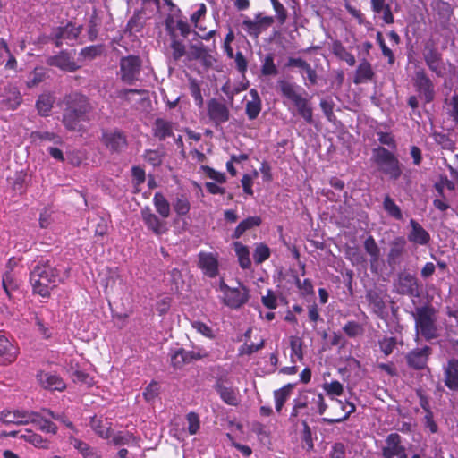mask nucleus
<instances>
[{
  "instance_id": "obj_39",
  "label": "nucleus",
  "mask_w": 458,
  "mask_h": 458,
  "mask_svg": "<svg viewBox=\"0 0 458 458\" xmlns=\"http://www.w3.org/2000/svg\"><path fill=\"white\" fill-rule=\"evenodd\" d=\"M35 416H31L30 423L36 425L38 429L43 432L55 435L57 433V426L51 420L44 419L38 412L34 411Z\"/></svg>"
},
{
  "instance_id": "obj_55",
  "label": "nucleus",
  "mask_w": 458,
  "mask_h": 458,
  "mask_svg": "<svg viewBox=\"0 0 458 458\" xmlns=\"http://www.w3.org/2000/svg\"><path fill=\"white\" fill-rule=\"evenodd\" d=\"M172 57L174 61H179L186 55V47L182 40L175 38L174 34L172 35L171 40Z\"/></svg>"
},
{
  "instance_id": "obj_46",
  "label": "nucleus",
  "mask_w": 458,
  "mask_h": 458,
  "mask_svg": "<svg viewBox=\"0 0 458 458\" xmlns=\"http://www.w3.org/2000/svg\"><path fill=\"white\" fill-rule=\"evenodd\" d=\"M104 53V46L102 44L99 45H91L85 47L81 49L79 55L83 60L91 61L96 59L97 57L102 55Z\"/></svg>"
},
{
  "instance_id": "obj_49",
  "label": "nucleus",
  "mask_w": 458,
  "mask_h": 458,
  "mask_svg": "<svg viewBox=\"0 0 458 458\" xmlns=\"http://www.w3.org/2000/svg\"><path fill=\"white\" fill-rule=\"evenodd\" d=\"M383 208L385 211L394 219L401 220L403 218L401 208L395 204L389 195L385 196Z\"/></svg>"
},
{
  "instance_id": "obj_6",
  "label": "nucleus",
  "mask_w": 458,
  "mask_h": 458,
  "mask_svg": "<svg viewBox=\"0 0 458 458\" xmlns=\"http://www.w3.org/2000/svg\"><path fill=\"white\" fill-rule=\"evenodd\" d=\"M141 70V58L139 55H129L120 59L117 76L124 84L133 85L140 80Z\"/></svg>"
},
{
  "instance_id": "obj_11",
  "label": "nucleus",
  "mask_w": 458,
  "mask_h": 458,
  "mask_svg": "<svg viewBox=\"0 0 458 458\" xmlns=\"http://www.w3.org/2000/svg\"><path fill=\"white\" fill-rule=\"evenodd\" d=\"M395 286L399 294L414 298L420 297V295L419 280L414 275L410 273H400Z\"/></svg>"
},
{
  "instance_id": "obj_44",
  "label": "nucleus",
  "mask_w": 458,
  "mask_h": 458,
  "mask_svg": "<svg viewBox=\"0 0 458 458\" xmlns=\"http://www.w3.org/2000/svg\"><path fill=\"white\" fill-rule=\"evenodd\" d=\"M336 403L344 411V414L339 418H322V421L329 425L339 423L346 420L349 416L355 411V405L352 403H347L344 404L342 401L336 400Z\"/></svg>"
},
{
  "instance_id": "obj_1",
  "label": "nucleus",
  "mask_w": 458,
  "mask_h": 458,
  "mask_svg": "<svg viewBox=\"0 0 458 458\" xmlns=\"http://www.w3.org/2000/svg\"><path fill=\"white\" fill-rule=\"evenodd\" d=\"M62 123L69 131H81V122H89L93 106L89 98L81 91H72L64 95L62 100Z\"/></svg>"
},
{
  "instance_id": "obj_24",
  "label": "nucleus",
  "mask_w": 458,
  "mask_h": 458,
  "mask_svg": "<svg viewBox=\"0 0 458 458\" xmlns=\"http://www.w3.org/2000/svg\"><path fill=\"white\" fill-rule=\"evenodd\" d=\"M18 348L0 331V364H10L16 360Z\"/></svg>"
},
{
  "instance_id": "obj_26",
  "label": "nucleus",
  "mask_w": 458,
  "mask_h": 458,
  "mask_svg": "<svg viewBox=\"0 0 458 458\" xmlns=\"http://www.w3.org/2000/svg\"><path fill=\"white\" fill-rule=\"evenodd\" d=\"M363 247L366 253L369 256V267L371 272L377 273L380 260V249L372 235H369L365 239Z\"/></svg>"
},
{
  "instance_id": "obj_3",
  "label": "nucleus",
  "mask_w": 458,
  "mask_h": 458,
  "mask_svg": "<svg viewBox=\"0 0 458 458\" xmlns=\"http://www.w3.org/2000/svg\"><path fill=\"white\" fill-rule=\"evenodd\" d=\"M293 403L290 420H293L300 415L307 417L314 413L323 415L327 409L323 394L314 390L301 392L293 399Z\"/></svg>"
},
{
  "instance_id": "obj_50",
  "label": "nucleus",
  "mask_w": 458,
  "mask_h": 458,
  "mask_svg": "<svg viewBox=\"0 0 458 458\" xmlns=\"http://www.w3.org/2000/svg\"><path fill=\"white\" fill-rule=\"evenodd\" d=\"M189 89L191 97L194 99L195 105L201 107L204 103V99L201 94V89L199 81L195 78H189Z\"/></svg>"
},
{
  "instance_id": "obj_23",
  "label": "nucleus",
  "mask_w": 458,
  "mask_h": 458,
  "mask_svg": "<svg viewBox=\"0 0 458 458\" xmlns=\"http://www.w3.org/2000/svg\"><path fill=\"white\" fill-rule=\"evenodd\" d=\"M445 386L451 391H458V359L447 360L443 369Z\"/></svg>"
},
{
  "instance_id": "obj_58",
  "label": "nucleus",
  "mask_w": 458,
  "mask_h": 458,
  "mask_svg": "<svg viewBox=\"0 0 458 458\" xmlns=\"http://www.w3.org/2000/svg\"><path fill=\"white\" fill-rule=\"evenodd\" d=\"M294 281L302 296L306 297L314 295V286L310 279L306 278L301 282L296 276H294Z\"/></svg>"
},
{
  "instance_id": "obj_9",
  "label": "nucleus",
  "mask_w": 458,
  "mask_h": 458,
  "mask_svg": "<svg viewBox=\"0 0 458 458\" xmlns=\"http://www.w3.org/2000/svg\"><path fill=\"white\" fill-rule=\"evenodd\" d=\"M238 284V287H232L223 296V303L232 310L241 309L250 300L249 289L240 282Z\"/></svg>"
},
{
  "instance_id": "obj_43",
  "label": "nucleus",
  "mask_w": 458,
  "mask_h": 458,
  "mask_svg": "<svg viewBox=\"0 0 458 458\" xmlns=\"http://www.w3.org/2000/svg\"><path fill=\"white\" fill-rule=\"evenodd\" d=\"M173 208L178 216H186L191 210V203L186 194H177L173 200Z\"/></svg>"
},
{
  "instance_id": "obj_8",
  "label": "nucleus",
  "mask_w": 458,
  "mask_h": 458,
  "mask_svg": "<svg viewBox=\"0 0 458 458\" xmlns=\"http://www.w3.org/2000/svg\"><path fill=\"white\" fill-rule=\"evenodd\" d=\"M81 30L82 26H76L73 22L69 21L64 26L55 28L47 38L56 47H61L64 40H76Z\"/></svg>"
},
{
  "instance_id": "obj_45",
  "label": "nucleus",
  "mask_w": 458,
  "mask_h": 458,
  "mask_svg": "<svg viewBox=\"0 0 458 458\" xmlns=\"http://www.w3.org/2000/svg\"><path fill=\"white\" fill-rule=\"evenodd\" d=\"M302 340L299 337H291L290 339V347H291V354L290 360L292 363H295L297 361H301L303 360V350H302Z\"/></svg>"
},
{
  "instance_id": "obj_56",
  "label": "nucleus",
  "mask_w": 458,
  "mask_h": 458,
  "mask_svg": "<svg viewBox=\"0 0 458 458\" xmlns=\"http://www.w3.org/2000/svg\"><path fill=\"white\" fill-rule=\"evenodd\" d=\"M144 26L142 15L140 12L134 13L126 25V31L130 34L140 32Z\"/></svg>"
},
{
  "instance_id": "obj_31",
  "label": "nucleus",
  "mask_w": 458,
  "mask_h": 458,
  "mask_svg": "<svg viewBox=\"0 0 458 458\" xmlns=\"http://www.w3.org/2000/svg\"><path fill=\"white\" fill-rule=\"evenodd\" d=\"M111 443L114 445H132L135 446L140 445V437H136L133 433L124 430L116 433L112 432Z\"/></svg>"
},
{
  "instance_id": "obj_53",
  "label": "nucleus",
  "mask_w": 458,
  "mask_h": 458,
  "mask_svg": "<svg viewBox=\"0 0 458 458\" xmlns=\"http://www.w3.org/2000/svg\"><path fill=\"white\" fill-rule=\"evenodd\" d=\"M171 365L174 369H182L185 364H188L186 358V350L183 348L174 351L170 355Z\"/></svg>"
},
{
  "instance_id": "obj_38",
  "label": "nucleus",
  "mask_w": 458,
  "mask_h": 458,
  "mask_svg": "<svg viewBox=\"0 0 458 458\" xmlns=\"http://www.w3.org/2000/svg\"><path fill=\"white\" fill-rule=\"evenodd\" d=\"M233 247L240 267L242 269L250 268L251 267V260L250 258L249 248L240 242H233Z\"/></svg>"
},
{
  "instance_id": "obj_37",
  "label": "nucleus",
  "mask_w": 458,
  "mask_h": 458,
  "mask_svg": "<svg viewBox=\"0 0 458 458\" xmlns=\"http://www.w3.org/2000/svg\"><path fill=\"white\" fill-rule=\"evenodd\" d=\"M153 204L156 208V211L159 214L161 217L164 219L169 217L171 214L170 203L164 196L162 192H156L153 197Z\"/></svg>"
},
{
  "instance_id": "obj_22",
  "label": "nucleus",
  "mask_w": 458,
  "mask_h": 458,
  "mask_svg": "<svg viewBox=\"0 0 458 458\" xmlns=\"http://www.w3.org/2000/svg\"><path fill=\"white\" fill-rule=\"evenodd\" d=\"M409 225L411 231L407 236L408 241L417 245H428L431 240L429 233L413 218L410 219Z\"/></svg>"
},
{
  "instance_id": "obj_21",
  "label": "nucleus",
  "mask_w": 458,
  "mask_h": 458,
  "mask_svg": "<svg viewBox=\"0 0 458 458\" xmlns=\"http://www.w3.org/2000/svg\"><path fill=\"white\" fill-rule=\"evenodd\" d=\"M47 64L70 72H73L79 69V66L65 50L59 52L55 55L49 56L47 59Z\"/></svg>"
},
{
  "instance_id": "obj_14",
  "label": "nucleus",
  "mask_w": 458,
  "mask_h": 458,
  "mask_svg": "<svg viewBox=\"0 0 458 458\" xmlns=\"http://www.w3.org/2000/svg\"><path fill=\"white\" fill-rule=\"evenodd\" d=\"M198 267L205 276L215 278L219 273V261L217 252L200 251L198 254Z\"/></svg>"
},
{
  "instance_id": "obj_7",
  "label": "nucleus",
  "mask_w": 458,
  "mask_h": 458,
  "mask_svg": "<svg viewBox=\"0 0 458 458\" xmlns=\"http://www.w3.org/2000/svg\"><path fill=\"white\" fill-rule=\"evenodd\" d=\"M414 87L425 104L431 103L436 96L435 85L424 69L416 70L414 72Z\"/></svg>"
},
{
  "instance_id": "obj_33",
  "label": "nucleus",
  "mask_w": 458,
  "mask_h": 458,
  "mask_svg": "<svg viewBox=\"0 0 458 458\" xmlns=\"http://www.w3.org/2000/svg\"><path fill=\"white\" fill-rule=\"evenodd\" d=\"M332 53L340 60L346 62L349 66L356 63L355 56L349 52L340 40H335L331 46Z\"/></svg>"
},
{
  "instance_id": "obj_28",
  "label": "nucleus",
  "mask_w": 458,
  "mask_h": 458,
  "mask_svg": "<svg viewBox=\"0 0 458 458\" xmlns=\"http://www.w3.org/2000/svg\"><path fill=\"white\" fill-rule=\"evenodd\" d=\"M153 136L160 141L174 137V123L163 118H157L152 130Z\"/></svg>"
},
{
  "instance_id": "obj_61",
  "label": "nucleus",
  "mask_w": 458,
  "mask_h": 458,
  "mask_svg": "<svg viewBox=\"0 0 458 458\" xmlns=\"http://www.w3.org/2000/svg\"><path fill=\"white\" fill-rule=\"evenodd\" d=\"M2 285L8 297L11 298L12 292L18 288V284L12 272H6L4 274Z\"/></svg>"
},
{
  "instance_id": "obj_48",
  "label": "nucleus",
  "mask_w": 458,
  "mask_h": 458,
  "mask_svg": "<svg viewBox=\"0 0 458 458\" xmlns=\"http://www.w3.org/2000/svg\"><path fill=\"white\" fill-rule=\"evenodd\" d=\"M366 299L376 314H380L383 312L384 309L386 308V305L382 297L377 292H368L366 294Z\"/></svg>"
},
{
  "instance_id": "obj_36",
  "label": "nucleus",
  "mask_w": 458,
  "mask_h": 458,
  "mask_svg": "<svg viewBox=\"0 0 458 458\" xmlns=\"http://www.w3.org/2000/svg\"><path fill=\"white\" fill-rule=\"evenodd\" d=\"M55 102L50 93L41 94L36 101V108L41 116H48Z\"/></svg>"
},
{
  "instance_id": "obj_5",
  "label": "nucleus",
  "mask_w": 458,
  "mask_h": 458,
  "mask_svg": "<svg viewBox=\"0 0 458 458\" xmlns=\"http://www.w3.org/2000/svg\"><path fill=\"white\" fill-rule=\"evenodd\" d=\"M414 320L417 331L426 341L429 342L438 336L436 310L431 305L417 308Z\"/></svg>"
},
{
  "instance_id": "obj_52",
  "label": "nucleus",
  "mask_w": 458,
  "mask_h": 458,
  "mask_svg": "<svg viewBox=\"0 0 458 458\" xmlns=\"http://www.w3.org/2000/svg\"><path fill=\"white\" fill-rule=\"evenodd\" d=\"M208 51L205 48L202 43L200 44H192L190 46V51L188 54V60H203L204 64H206V58L208 56Z\"/></svg>"
},
{
  "instance_id": "obj_10",
  "label": "nucleus",
  "mask_w": 458,
  "mask_h": 458,
  "mask_svg": "<svg viewBox=\"0 0 458 458\" xmlns=\"http://www.w3.org/2000/svg\"><path fill=\"white\" fill-rule=\"evenodd\" d=\"M207 112L209 120L216 126L227 123L230 119L229 107L223 100L216 98L208 101Z\"/></svg>"
},
{
  "instance_id": "obj_17",
  "label": "nucleus",
  "mask_w": 458,
  "mask_h": 458,
  "mask_svg": "<svg viewBox=\"0 0 458 458\" xmlns=\"http://www.w3.org/2000/svg\"><path fill=\"white\" fill-rule=\"evenodd\" d=\"M431 352V348L427 345L423 348H416L410 351L405 355L408 367L415 370H421L425 369Z\"/></svg>"
},
{
  "instance_id": "obj_40",
  "label": "nucleus",
  "mask_w": 458,
  "mask_h": 458,
  "mask_svg": "<svg viewBox=\"0 0 458 458\" xmlns=\"http://www.w3.org/2000/svg\"><path fill=\"white\" fill-rule=\"evenodd\" d=\"M20 437L37 448H49V441L47 439L30 429H26L25 433L21 434Z\"/></svg>"
},
{
  "instance_id": "obj_59",
  "label": "nucleus",
  "mask_w": 458,
  "mask_h": 458,
  "mask_svg": "<svg viewBox=\"0 0 458 458\" xmlns=\"http://www.w3.org/2000/svg\"><path fill=\"white\" fill-rule=\"evenodd\" d=\"M376 39L381 48L382 55L387 58V63L391 65L394 64L395 62L394 55L393 51L386 46L382 32L377 31Z\"/></svg>"
},
{
  "instance_id": "obj_13",
  "label": "nucleus",
  "mask_w": 458,
  "mask_h": 458,
  "mask_svg": "<svg viewBox=\"0 0 458 458\" xmlns=\"http://www.w3.org/2000/svg\"><path fill=\"white\" fill-rule=\"evenodd\" d=\"M382 448L384 458H408L405 447L402 445V437L398 433H391L386 438Z\"/></svg>"
},
{
  "instance_id": "obj_18",
  "label": "nucleus",
  "mask_w": 458,
  "mask_h": 458,
  "mask_svg": "<svg viewBox=\"0 0 458 458\" xmlns=\"http://www.w3.org/2000/svg\"><path fill=\"white\" fill-rule=\"evenodd\" d=\"M31 416H35L34 411L23 410H4L0 412V421L6 425H27L30 423Z\"/></svg>"
},
{
  "instance_id": "obj_16",
  "label": "nucleus",
  "mask_w": 458,
  "mask_h": 458,
  "mask_svg": "<svg viewBox=\"0 0 458 458\" xmlns=\"http://www.w3.org/2000/svg\"><path fill=\"white\" fill-rule=\"evenodd\" d=\"M101 140L103 144L113 153H119L126 148L128 142L125 133L118 129L111 131H104Z\"/></svg>"
},
{
  "instance_id": "obj_20",
  "label": "nucleus",
  "mask_w": 458,
  "mask_h": 458,
  "mask_svg": "<svg viewBox=\"0 0 458 458\" xmlns=\"http://www.w3.org/2000/svg\"><path fill=\"white\" fill-rule=\"evenodd\" d=\"M214 389L219 394L221 400L230 406H238L241 403L239 390L233 386H226L222 379L216 380Z\"/></svg>"
},
{
  "instance_id": "obj_62",
  "label": "nucleus",
  "mask_w": 458,
  "mask_h": 458,
  "mask_svg": "<svg viewBox=\"0 0 458 458\" xmlns=\"http://www.w3.org/2000/svg\"><path fill=\"white\" fill-rule=\"evenodd\" d=\"M343 331L349 337H356L363 334V327L356 321H348L343 327Z\"/></svg>"
},
{
  "instance_id": "obj_47",
  "label": "nucleus",
  "mask_w": 458,
  "mask_h": 458,
  "mask_svg": "<svg viewBox=\"0 0 458 458\" xmlns=\"http://www.w3.org/2000/svg\"><path fill=\"white\" fill-rule=\"evenodd\" d=\"M298 110V114L304 119V121L312 124L313 121V111L307 98H303L296 104H294Z\"/></svg>"
},
{
  "instance_id": "obj_4",
  "label": "nucleus",
  "mask_w": 458,
  "mask_h": 458,
  "mask_svg": "<svg viewBox=\"0 0 458 458\" xmlns=\"http://www.w3.org/2000/svg\"><path fill=\"white\" fill-rule=\"evenodd\" d=\"M371 161L378 170L392 180H397L402 174L401 165L396 156L387 148L379 146L372 149Z\"/></svg>"
},
{
  "instance_id": "obj_12",
  "label": "nucleus",
  "mask_w": 458,
  "mask_h": 458,
  "mask_svg": "<svg viewBox=\"0 0 458 458\" xmlns=\"http://www.w3.org/2000/svg\"><path fill=\"white\" fill-rule=\"evenodd\" d=\"M407 241L403 236H395L389 242V250L386 254V263L392 269H395L403 261L406 253Z\"/></svg>"
},
{
  "instance_id": "obj_57",
  "label": "nucleus",
  "mask_w": 458,
  "mask_h": 458,
  "mask_svg": "<svg viewBox=\"0 0 458 458\" xmlns=\"http://www.w3.org/2000/svg\"><path fill=\"white\" fill-rule=\"evenodd\" d=\"M397 344V339L394 336H384L382 339H379L378 345L380 351L386 355H390Z\"/></svg>"
},
{
  "instance_id": "obj_27",
  "label": "nucleus",
  "mask_w": 458,
  "mask_h": 458,
  "mask_svg": "<svg viewBox=\"0 0 458 458\" xmlns=\"http://www.w3.org/2000/svg\"><path fill=\"white\" fill-rule=\"evenodd\" d=\"M1 103L7 110H16L22 103V96L19 89L12 85L5 87Z\"/></svg>"
},
{
  "instance_id": "obj_64",
  "label": "nucleus",
  "mask_w": 458,
  "mask_h": 458,
  "mask_svg": "<svg viewBox=\"0 0 458 458\" xmlns=\"http://www.w3.org/2000/svg\"><path fill=\"white\" fill-rule=\"evenodd\" d=\"M145 160L154 167L159 166L163 162V155L158 150L147 149L144 153Z\"/></svg>"
},
{
  "instance_id": "obj_2",
  "label": "nucleus",
  "mask_w": 458,
  "mask_h": 458,
  "mask_svg": "<svg viewBox=\"0 0 458 458\" xmlns=\"http://www.w3.org/2000/svg\"><path fill=\"white\" fill-rule=\"evenodd\" d=\"M62 281L60 270L48 259H40L30 274L32 293L43 298H49L51 291Z\"/></svg>"
},
{
  "instance_id": "obj_54",
  "label": "nucleus",
  "mask_w": 458,
  "mask_h": 458,
  "mask_svg": "<svg viewBox=\"0 0 458 458\" xmlns=\"http://www.w3.org/2000/svg\"><path fill=\"white\" fill-rule=\"evenodd\" d=\"M270 254L269 247L266 243L260 242L255 247L253 259L255 263L259 265L268 259Z\"/></svg>"
},
{
  "instance_id": "obj_25",
  "label": "nucleus",
  "mask_w": 458,
  "mask_h": 458,
  "mask_svg": "<svg viewBox=\"0 0 458 458\" xmlns=\"http://www.w3.org/2000/svg\"><path fill=\"white\" fill-rule=\"evenodd\" d=\"M370 4L375 18L377 16L380 17L383 23L387 25L394 22V16L391 5L386 3V0H370Z\"/></svg>"
},
{
  "instance_id": "obj_42",
  "label": "nucleus",
  "mask_w": 458,
  "mask_h": 458,
  "mask_svg": "<svg viewBox=\"0 0 458 458\" xmlns=\"http://www.w3.org/2000/svg\"><path fill=\"white\" fill-rule=\"evenodd\" d=\"M91 428L95 431V433L103 439H110L112 437V428L111 423L108 421H103L100 420H97L96 418H92L90 422Z\"/></svg>"
},
{
  "instance_id": "obj_15",
  "label": "nucleus",
  "mask_w": 458,
  "mask_h": 458,
  "mask_svg": "<svg viewBox=\"0 0 458 458\" xmlns=\"http://www.w3.org/2000/svg\"><path fill=\"white\" fill-rule=\"evenodd\" d=\"M140 216L147 229L155 235L160 236L167 232L166 222L161 220L148 206L141 208Z\"/></svg>"
},
{
  "instance_id": "obj_29",
  "label": "nucleus",
  "mask_w": 458,
  "mask_h": 458,
  "mask_svg": "<svg viewBox=\"0 0 458 458\" xmlns=\"http://www.w3.org/2000/svg\"><path fill=\"white\" fill-rule=\"evenodd\" d=\"M375 76L371 64L367 59H362L355 70L353 83L356 85L366 83Z\"/></svg>"
},
{
  "instance_id": "obj_32",
  "label": "nucleus",
  "mask_w": 458,
  "mask_h": 458,
  "mask_svg": "<svg viewBox=\"0 0 458 458\" xmlns=\"http://www.w3.org/2000/svg\"><path fill=\"white\" fill-rule=\"evenodd\" d=\"M262 220L259 216H249L239 223L232 234L233 239H239L245 232L258 227L261 225Z\"/></svg>"
},
{
  "instance_id": "obj_19",
  "label": "nucleus",
  "mask_w": 458,
  "mask_h": 458,
  "mask_svg": "<svg viewBox=\"0 0 458 458\" xmlns=\"http://www.w3.org/2000/svg\"><path fill=\"white\" fill-rule=\"evenodd\" d=\"M37 378L46 390L62 392L66 388L64 379L55 373L40 371L38 373Z\"/></svg>"
},
{
  "instance_id": "obj_41",
  "label": "nucleus",
  "mask_w": 458,
  "mask_h": 458,
  "mask_svg": "<svg viewBox=\"0 0 458 458\" xmlns=\"http://www.w3.org/2000/svg\"><path fill=\"white\" fill-rule=\"evenodd\" d=\"M294 387L293 384H287L278 390L274 392L275 407L276 411L281 412L284 403L290 396L292 389Z\"/></svg>"
},
{
  "instance_id": "obj_60",
  "label": "nucleus",
  "mask_w": 458,
  "mask_h": 458,
  "mask_svg": "<svg viewBox=\"0 0 458 458\" xmlns=\"http://www.w3.org/2000/svg\"><path fill=\"white\" fill-rule=\"evenodd\" d=\"M427 66L428 70L438 78H443L446 74V67L443 55L438 57L436 61L428 64Z\"/></svg>"
},
{
  "instance_id": "obj_51",
  "label": "nucleus",
  "mask_w": 458,
  "mask_h": 458,
  "mask_svg": "<svg viewBox=\"0 0 458 458\" xmlns=\"http://www.w3.org/2000/svg\"><path fill=\"white\" fill-rule=\"evenodd\" d=\"M261 74L263 76H276L278 74V69L274 61V55L268 54L265 56L261 65Z\"/></svg>"
},
{
  "instance_id": "obj_34",
  "label": "nucleus",
  "mask_w": 458,
  "mask_h": 458,
  "mask_svg": "<svg viewBox=\"0 0 458 458\" xmlns=\"http://www.w3.org/2000/svg\"><path fill=\"white\" fill-rule=\"evenodd\" d=\"M281 94L291 100L293 105L303 98V97L296 91V86L285 80H280L277 82Z\"/></svg>"
},
{
  "instance_id": "obj_30",
  "label": "nucleus",
  "mask_w": 458,
  "mask_h": 458,
  "mask_svg": "<svg viewBox=\"0 0 458 458\" xmlns=\"http://www.w3.org/2000/svg\"><path fill=\"white\" fill-rule=\"evenodd\" d=\"M249 94L251 98L245 106V114L249 120H255L262 108V101L256 89H250Z\"/></svg>"
},
{
  "instance_id": "obj_35",
  "label": "nucleus",
  "mask_w": 458,
  "mask_h": 458,
  "mask_svg": "<svg viewBox=\"0 0 458 458\" xmlns=\"http://www.w3.org/2000/svg\"><path fill=\"white\" fill-rule=\"evenodd\" d=\"M443 54L439 51L434 39L429 38L424 43L422 56L426 65L432 63L433 61H436Z\"/></svg>"
},
{
  "instance_id": "obj_63",
  "label": "nucleus",
  "mask_w": 458,
  "mask_h": 458,
  "mask_svg": "<svg viewBox=\"0 0 458 458\" xmlns=\"http://www.w3.org/2000/svg\"><path fill=\"white\" fill-rule=\"evenodd\" d=\"M191 327L198 333H199L200 335H202L203 336H205L208 339L212 340V339H215V337H216V335H215L213 329L208 325H207L206 323H204L202 321H199V320L192 321Z\"/></svg>"
}]
</instances>
